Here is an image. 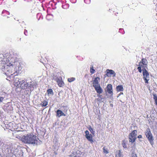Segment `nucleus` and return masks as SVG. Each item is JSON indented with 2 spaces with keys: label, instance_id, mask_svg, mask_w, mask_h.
I'll return each instance as SVG.
<instances>
[{
  "label": "nucleus",
  "instance_id": "15",
  "mask_svg": "<svg viewBox=\"0 0 157 157\" xmlns=\"http://www.w3.org/2000/svg\"><path fill=\"white\" fill-rule=\"evenodd\" d=\"M97 92L98 94H100L103 92V90L101 87L100 85L94 87Z\"/></svg>",
  "mask_w": 157,
  "mask_h": 157
},
{
  "label": "nucleus",
  "instance_id": "36",
  "mask_svg": "<svg viewBox=\"0 0 157 157\" xmlns=\"http://www.w3.org/2000/svg\"><path fill=\"white\" fill-rule=\"evenodd\" d=\"M95 70L93 69L91 67L90 68V72L91 74H93L94 73Z\"/></svg>",
  "mask_w": 157,
  "mask_h": 157
},
{
  "label": "nucleus",
  "instance_id": "5",
  "mask_svg": "<svg viewBox=\"0 0 157 157\" xmlns=\"http://www.w3.org/2000/svg\"><path fill=\"white\" fill-rule=\"evenodd\" d=\"M17 149L12 147H7L5 150L6 157H19L18 155L21 152V151H17Z\"/></svg>",
  "mask_w": 157,
  "mask_h": 157
},
{
  "label": "nucleus",
  "instance_id": "46",
  "mask_svg": "<svg viewBox=\"0 0 157 157\" xmlns=\"http://www.w3.org/2000/svg\"><path fill=\"white\" fill-rule=\"evenodd\" d=\"M155 103H156L157 102V99L155 100Z\"/></svg>",
  "mask_w": 157,
  "mask_h": 157
},
{
  "label": "nucleus",
  "instance_id": "11",
  "mask_svg": "<svg viewBox=\"0 0 157 157\" xmlns=\"http://www.w3.org/2000/svg\"><path fill=\"white\" fill-rule=\"evenodd\" d=\"M106 71V75L108 77H110L112 75H113V77L116 76V73L114 71L112 70L107 69Z\"/></svg>",
  "mask_w": 157,
  "mask_h": 157
},
{
  "label": "nucleus",
  "instance_id": "27",
  "mask_svg": "<svg viewBox=\"0 0 157 157\" xmlns=\"http://www.w3.org/2000/svg\"><path fill=\"white\" fill-rule=\"evenodd\" d=\"M139 66L137 67V69L138 70L139 72L141 73L142 72V70L141 69V68H142V69H143V68H145L144 67H143L142 65Z\"/></svg>",
  "mask_w": 157,
  "mask_h": 157
},
{
  "label": "nucleus",
  "instance_id": "20",
  "mask_svg": "<svg viewBox=\"0 0 157 157\" xmlns=\"http://www.w3.org/2000/svg\"><path fill=\"white\" fill-rule=\"evenodd\" d=\"M97 96L98 97V98L97 99V100L98 101L100 102H103L102 100L103 98H102V96L101 95L99 94H97Z\"/></svg>",
  "mask_w": 157,
  "mask_h": 157
},
{
  "label": "nucleus",
  "instance_id": "9",
  "mask_svg": "<svg viewBox=\"0 0 157 157\" xmlns=\"http://www.w3.org/2000/svg\"><path fill=\"white\" fill-rule=\"evenodd\" d=\"M147 68H143L142 69L143 75V78L144 79L145 83H148V81L149 80V74L146 70Z\"/></svg>",
  "mask_w": 157,
  "mask_h": 157
},
{
  "label": "nucleus",
  "instance_id": "3",
  "mask_svg": "<svg viewBox=\"0 0 157 157\" xmlns=\"http://www.w3.org/2000/svg\"><path fill=\"white\" fill-rule=\"evenodd\" d=\"M19 72V71L15 72L13 74V72L10 75H6L7 76V78L6 79L7 80L11 81L13 82L15 86L17 87L18 88L20 87L22 89V84L23 83L24 84V82L25 81V79H19L17 78L16 76L17 75V73Z\"/></svg>",
  "mask_w": 157,
  "mask_h": 157
},
{
  "label": "nucleus",
  "instance_id": "8",
  "mask_svg": "<svg viewBox=\"0 0 157 157\" xmlns=\"http://www.w3.org/2000/svg\"><path fill=\"white\" fill-rule=\"evenodd\" d=\"M52 79L56 81L60 87H62L64 86V83L63 81L62 78L61 77H58L57 75H54Z\"/></svg>",
  "mask_w": 157,
  "mask_h": 157
},
{
  "label": "nucleus",
  "instance_id": "22",
  "mask_svg": "<svg viewBox=\"0 0 157 157\" xmlns=\"http://www.w3.org/2000/svg\"><path fill=\"white\" fill-rule=\"evenodd\" d=\"M52 18L53 15L52 14H48L46 17V19L48 21L51 20Z\"/></svg>",
  "mask_w": 157,
  "mask_h": 157
},
{
  "label": "nucleus",
  "instance_id": "13",
  "mask_svg": "<svg viewBox=\"0 0 157 157\" xmlns=\"http://www.w3.org/2000/svg\"><path fill=\"white\" fill-rule=\"evenodd\" d=\"M5 109L7 110H12L13 109V108L12 107L11 103L9 102L7 103L5 106Z\"/></svg>",
  "mask_w": 157,
  "mask_h": 157
},
{
  "label": "nucleus",
  "instance_id": "19",
  "mask_svg": "<svg viewBox=\"0 0 157 157\" xmlns=\"http://www.w3.org/2000/svg\"><path fill=\"white\" fill-rule=\"evenodd\" d=\"M117 91L118 92L123 91L124 90L123 86L122 85H119L116 87Z\"/></svg>",
  "mask_w": 157,
  "mask_h": 157
},
{
  "label": "nucleus",
  "instance_id": "49",
  "mask_svg": "<svg viewBox=\"0 0 157 157\" xmlns=\"http://www.w3.org/2000/svg\"><path fill=\"white\" fill-rule=\"evenodd\" d=\"M156 30H157V29H156Z\"/></svg>",
  "mask_w": 157,
  "mask_h": 157
},
{
  "label": "nucleus",
  "instance_id": "29",
  "mask_svg": "<svg viewBox=\"0 0 157 157\" xmlns=\"http://www.w3.org/2000/svg\"><path fill=\"white\" fill-rule=\"evenodd\" d=\"M41 14L40 13H38L37 14L36 17L38 20H39L40 19H41V18L42 19V17H41Z\"/></svg>",
  "mask_w": 157,
  "mask_h": 157
},
{
  "label": "nucleus",
  "instance_id": "43",
  "mask_svg": "<svg viewBox=\"0 0 157 157\" xmlns=\"http://www.w3.org/2000/svg\"><path fill=\"white\" fill-rule=\"evenodd\" d=\"M2 149L0 148V157H2Z\"/></svg>",
  "mask_w": 157,
  "mask_h": 157
},
{
  "label": "nucleus",
  "instance_id": "30",
  "mask_svg": "<svg viewBox=\"0 0 157 157\" xmlns=\"http://www.w3.org/2000/svg\"><path fill=\"white\" fill-rule=\"evenodd\" d=\"M75 80V78L74 77H71L70 78H69L68 79V81L69 82H71L73 81H74Z\"/></svg>",
  "mask_w": 157,
  "mask_h": 157
},
{
  "label": "nucleus",
  "instance_id": "24",
  "mask_svg": "<svg viewBox=\"0 0 157 157\" xmlns=\"http://www.w3.org/2000/svg\"><path fill=\"white\" fill-rule=\"evenodd\" d=\"M48 102L47 101L44 100L41 103L40 105L42 107L46 106L48 105Z\"/></svg>",
  "mask_w": 157,
  "mask_h": 157
},
{
  "label": "nucleus",
  "instance_id": "33",
  "mask_svg": "<svg viewBox=\"0 0 157 157\" xmlns=\"http://www.w3.org/2000/svg\"><path fill=\"white\" fill-rule=\"evenodd\" d=\"M119 32L121 33L122 34H124V31L123 29H119Z\"/></svg>",
  "mask_w": 157,
  "mask_h": 157
},
{
  "label": "nucleus",
  "instance_id": "45",
  "mask_svg": "<svg viewBox=\"0 0 157 157\" xmlns=\"http://www.w3.org/2000/svg\"><path fill=\"white\" fill-rule=\"evenodd\" d=\"M137 137L138 138H142V136L141 135H139Z\"/></svg>",
  "mask_w": 157,
  "mask_h": 157
},
{
  "label": "nucleus",
  "instance_id": "21",
  "mask_svg": "<svg viewBox=\"0 0 157 157\" xmlns=\"http://www.w3.org/2000/svg\"><path fill=\"white\" fill-rule=\"evenodd\" d=\"M69 6V4L67 3H66L62 5V7L64 9H68Z\"/></svg>",
  "mask_w": 157,
  "mask_h": 157
},
{
  "label": "nucleus",
  "instance_id": "7",
  "mask_svg": "<svg viewBox=\"0 0 157 157\" xmlns=\"http://www.w3.org/2000/svg\"><path fill=\"white\" fill-rule=\"evenodd\" d=\"M137 132L136 130H133L129 136V141L130 142L133 143L136 139Z\"/></svg>",
  "mask_w": 157,
  "mask_h": 157
},
{
  "label": "nucleus",
  "instance_id": "1",
  "mask_svg": "<svg viewBox=\"0 0 157 157\" xmlns=\"http://www.w3.org/2000/svg\"><path fill=\"white\" fill-rule=\"evenodd\" d=\"M18 55L12 51L0 54V70L5 75H10L19 71Z\"/></svg>",
  "mask_w": 157,
  "mask_h": 157
},
{
  "label": "nucleus",
  "instance_id": "34",
  "mask_svg": "<svg viewBox=\"0 0 157 157\" xmlns=\"http://www.w3.org/2000/svg\"><path fill=\"white\" fill-rule=\"evenodd\" d=\"M153 96V99H154L155 100H156L157 99V96L156 94H152Z\"/></svg>",
  "mask_w": 157,
  "mask_h": 157
},
{
  "label": "nucleus",
  "instance_id": "40",
  "mask_svg": "<svg viewBox=\"0 0 157 157\" xmlns=\"http://www.w3.org/2000/svg\"><path fill=\"white\" fill-rule=\"evenodd\" d=\"M132 157H137L136 154L135 153H132Z\"/></svg>",
  "mask_w": 157,
  "mask_h": 157
},
{
  "label": "nucleus",
  "instance_id": "48",
  "mask_svg": "<svg viewBox=\"0 0 157 157\" xmlns=\"http://www.w3.org/2000/svg\"><path fill=\"white\" fill-rule=\"evenodd\" d=\"M120 94H123V93H121Z\"/></svg>",
  "mask_w": 157,
  "mask_h": 157
},
{
  "label": "nucleus",
  "instance_id": "28",
  "mask_svg": "<svg viewBox=\"0 0 157 157\" xmlns=\"http://www.w3.org/2000/svg\"><path fill=\"white\" fill-rule=\"evenodd\" d=\"M122 145L124 148H127L126 144L124 140H123L122 141Z\"/></svg>",
  "mask_w": 157,
  "mask_h": 157
},
{
  "label": "nucleus",
  "instance_id": "42",
  "mask_svg": "<svg viewBox=\"0 0 157 157\" xmlns=\"http://www.w3.org/2000/svg\"><path fill=\"white\" fill-rule=\"evenodd\" d=\"M70 157H78L75 154H72L70 155Z\"/></svg>",
  "mask_w": 157,
  "mask_h": 157
},
{
  "label": "nucleus",
  "instance_id": "44",
  "mask_svg": "<svg viewBox=\"0 0 157 157\" xmlns=\"http://www.w3.org/2000/svg\"><path fill=\"white\" fill-rule=\"evenodd\" d=\"M3 99V98L2 97H0V101H2Z\"/></svg>",
  "mask_w": 157,
  "mask_h": 157
},
{
  "label": "nucleus",
  "instance_id": "18",
  "mask_svg": "<svg viewBox=\"0 0 157 157\" xmlns=\"http://www.w3.org/2000/svg\"><path fill=\"white\" fill-rule=\"evenodd\" d=\"M86 137L87 140L91 143H93V142L94 141L93 140V137L91 134H90L89 135L86 136Z\"/></svg>",
  "mask_w": 157,
  "mask_h": 157
},
{
  "label": "nucleus",
  "instance_id": "47",
  "mask_svg": "<svg viewBox=\"0 0 157 157\" xmlns=\"http://www.w3.org/2000/svg\"><path fill=\"white\" fill-rule=\"evenodd\" d=\"M155 105L157 106V102L156 103H155Z\"/></svg>",
  "mask_w": 157,
  "mask_h": 157
},
{
  "label": "nucleus",
  "instance_id": "39",
  "mask_svg": "<svg viewBox=\"0 0 157 157\" xmlns=\"http://www.w3.org/2000/svg\"><path fill=\"white\" fill-rule=\"evenodd\" d=\"M70 1L72 3H75L77 2V0H70Z\"/></svg>",
  "mask_w": 157,
  "mask_h": 157
},
{
  "label": "nucleus",
  "instance_id": "26",
  "mask_svg": "<svg viewBox=\"0 0 157 157\" xmlns=\"http://www.w3.org/2000/svg\"><path fill=\"white\" fill-rule=\"evenodd\" d=\"M6 14H9L10 13H9V12L8 11L6 10H3L2 12V15L3 16H5V15Z\"/></svg>",
  "mask_w": 157,
  "mask_h": 157
},
{
  "label": "nucleus",
  "instance_id": "14",
  "mask_svg": "<svg viewBox=\"0 0 157 157\" xmlns=\"http://www.w3.org/2000/svg\"><path fill=\"white\" fill-rule=\"evenodd\" d=\"M100 79V78L98 77H96L94 78V80L93 81L94 87L100 85V84H99V81Z\"/></svg>",
  "mask_w": 157,
  "mask_h": 157
},
{
  "label": "nucleus",
  "instance_id": "16",
  "mask_svg": "<svg viewBox=\"0 0 157 157\" xmlns=\"http://www.w3.org/2000/svg\"><path fill=\"white\" fill-rule=\"evenodd\" d=\"M61 116H65V114L61 110L58 109L56 111V116L59 117Z\"/></svg>",
  "mask_w": 157,
  "mask_h": 157
},
{
  "label": "nucleus",
  "instance_id": "38",
  "mask_svg": "<svg viewBox=\"0 0 157 157\" xmlns=\"http://www.w3.org/2000/svg\"><path fill=\"white\" fill-rule=\"evenodd\" d=\"M84 2L86 4H89L90 3V0H84Z\"/></svg>",
  "mask_w": 157,
  "mask_h": 157
},
{
  "label": "nucleus",
  "instance_id": "17",
  "mask_svg": "<svg viewBox=\"0 0 157 157\" xmlns=\"http://www.w3.org/2000/svg\"><path fill=\"white\" fill-rule=\"evenodd\" d=\"M49 4L51 6L52 9L55 10L56 8L57 3L55 2L51 1L49 2Z\"/></svg>",
  "mask_w": 157,
  "mask_h": 157
},
{
  "label": "nucleus",
  "instance_id": "37",
  "mask_svg": "<svg viewBox=\"0 0 157 157\" xmlns=\"http://www.w3.org/2000/svg\"><path fill=\"white\" fill-rule=\"evenodd\" d=\"M77 57L78 58V59L82 61L83 59V58L80 56H77Z\"/></svg>",
  "mask_w": 157,
  "mask_h": 157
},
{
  "label": "nucleus",
  "instance_id": "32",
  "mask_svg": "<svg viewBox=\"0 0 157 157\" xmlns=\"http://www.w3.org/2000/svg\"><path fill=\"white\" fill-rule=\"evenodd\" d=\"M103 152L104 153H105L106 154L108 153L109 152H108V151H107V149H106L105 147H104L103 148Z\"/></svg>",
  "mask_w": 157,
  "mask_h": 157
},
{
  "label": "nucleus",
  "instance_id": "2",
  "mask_svg": "<svg viewBox=\"0 0 157 157\" xmlns=\"http://www.w3.org/2000/svg\"><path fill=\"white\" fill-rule=\"evenodd\" d=\"M21 140L25 143L33 145H37L42 143L37 136L30 134L23 136L21 138Z\"/></svg>",
  "mask_w": 157,
  "mask_h": 157
},
{
  "label": "nucleus",
  "instance_id": "10",
  "mask_svg": "<svg viewBox=\"0 0 157 157\" xmlns=\"http://www.w3.org/2000/svg\"><path fill=\"white\" fill-rule=\"evenodd\" d=\"M148 61L147 60L146 58H142L141 60L139 63V66L142 65L145 68L147 69V64Z\"/></svg>",
  "mask_w": 157,
  "mask_h": 157
},
{
  "label": "nucleus",
  "instance_id": "6",
  "mask_svg": "<svg viewBox=\"0 0 157 157\" xmlns=\"http://www.w3.org/2000/svg\"><path fill=\"white\" fill-rule=\"evenodd\" d=\"M145 132L146 137L147 138L151 144L153 146L154 144V139L150 128H147Z\"/></svg>",
  "mask_w": 157,
  "mask_h": 157
},
{
  "label": "nucleus",
  "instance_id": "12",
  "mask_svg": "<svg viewBox=\"0 0 157 157\" xmlns=\"http://www.w3.org/2000/svg\"><path fill=\"white\" fill-rule=\"evenodd\" d=\"M107 93L111 95H113L112 86L111 84H109L107 86Z\"/></svg>",
  "mask_w": 157,
  "mask_h": 157
},
{
  "label": "nucleus",
  "instance_id": "23",
  "mask_svg": "<svg viewBox=\"0 0 157 157\" xmlns=\"http://www.w3.org/2000/svg\"><path fill=\"white\" fill-rule=\"evenodd\" d=\"M87 128L92 134H94L95 132L94 131L93 129L91 128V126H89Z\"/></svg>",
  "mask_w": 157,
  "mask_h": 157
},
{
  "label": "nucleus",
  "instance_id": "31",
  "mask_svg": "<svg viewBox=\"0 0 157 157\" xmlns=\"http://www.w3.org/2000/svg\"><path fill=\"white\" fill-rule=\"evenodd\" d=\"M116 157H123L120 151L118 154L116 155Z\"/></svg>",
  "mask_w": 157,
  "mask_h": 157
},
{
  "label": "nucleus",
  "instance_id": "41",
  "mask_svg": "<svg viewBox=\"0 0 157 157\" xmlns=\"http://www.w3.org/2000/svg\"><path fill=\"white\" fill-rule=\"evenodd\" d=\"M24 34L25 36H27L28 35V31L25 29L24 30Z\"/></svg>",
  "mask_w": 157,
  "mask_h": 157
},
{
  "label": "nucleus",
  "instance_id": "25",
  "mask_svg": "<svg viewBox=\"0 0 157 157\" xmlns=\"http://www.w3.org/2000/svg\"><path fill=\"white\" fill-rule=\"evenodd\" d=\"M47 92L48 95V96L50 94H53V92L52 90V89H49L47 90Z\"/></svg>",
  "mask_w": 157,
  "mask_h": 157
},
{
  "label": "nucleus",
  "instance_id": "35",
  "mask_svg": "<svg viewBox=\"0 0 157 157\" xmlns=\"http://www.w3.org/2000/svg\"><path fill=\"white\" fill-rule=\"evenodd\" d=\"M85 137L90 135L89 132L88 130H86L85 132Z\"/></svg>",
  "mask_w": 157,
  "mask_h": 157
},
{
  "label": "nucleus",
  "instance_id": "4",
  "mask_svg": "<svg viewBox=\"0 0 157 157\" xmlns=\"http://www.w3.org/2000/svg\"><path fill=\"white\" fill-rule=\"evenodd\" d=\"M24 82V84L23 83L22 86V89L31 92L36 87L37 83L36 81H32L31 79H25V81Z\"/></svg>",
  "mask_w": 157,
  "mask_h": 157
}]
</instances>
